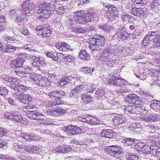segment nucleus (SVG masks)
I'll list each match as a JSON object with an SVG mask.
<instances>
[{"instance_id": "obj_1", "label": "nucleus", "mask_w": 160, "mask_h": 160, "mask_svg": "<svg viewBox=\"0 0 160 160\" xmlns=\"http://www.w3.org/2000/svg\"><path fill=\"white\" fill-rule=\"evenodd\" d=\"M24 62V60L22 58H18L12 60L10 63V66L11 68L16 69L14 70V72L16 74L21 77H24L32 71L30 66H22Z\"/></svg>"}, {"instance_id": "obj_2", "label": "nucleus", "mask_w": 160, "mask_h": 160, "mask_svg": "<svg viewBox=\"0 0 160 160\" xmlns=\"http://www.w3.org/2000/svg\"><path fill=\"white\" fill-rule=\"evenodd\" d=\"M49 97L53 99V101L48 102V106L52 107L56 105H62L64 101L62 98L65 96V92L62 91L53 90L48 92Z\"/></svg>"}, {"instance_id": "obj_3", "label": "nucleus", "mask_w": 160, "mask_h": 160, "mask_svg": "<svg viewBox=\"0 0 160 160\" xmlns=\"http://www.w3.org/2000/svg\"><path fill=\"white\" fill-rule=\"evenodd\" d=\"M105 42V40L103 37L94 35L89 46L90 50L92 52H97L103 46Z\"/></svg>"}, {"instance_id": "obj_4", "label": "nucleus", "mask_w": 160, "mask_h": 160, "mask_svg": "<svg viewBox=\"0 0 160 160\" xmlns=\"http://www.w3.org/2000/svg\"><path fill=\"white\" fill-rule=\"evenodd\" d=\"M47 2H44L40 4L38 11V19L41 21H45L47 18L50 17V14H48V10L47 9Z\"/></svg>"}, {"instance_id": "obj_5", "label": "nucleus", "mask_w": 160, "mask_h": 160, "mask_svg": "<svg viewBox=\"0 0 160 160\" xmlns=\"http://www.w3.org/2000/svg\"><path fill=\"white\" fill-rule=\"evenodd\" d=\"M105 150L110 156L119 158L123 150L121 147L118 145H112L105 148Z\"/></svg>"}, {"instance_id": "obj_6", "label": "nucleus", "mask_w": 160, "mask_h": 160, "mask_svg": "<svg viewBox=\"0 0 160 160\" xmlns=\"http://www.w3.org/2000/svg\"><path fill=\"white\" fill-rule=\"evenodd\" d=\"M63 130L64 132L70 136L79 134L82 131L79 127L74 125L65 127Z\"/></svg>"}, {"instance_id": "obj_7", "label": "nucleus", "mask_w": 160, "mask_h": 160, "mask_svg": "<svg viewBox=\"0 0 160 160\" xmlns=\"http://www.w3.org/2000/svg\"><path fill=\"white\" fill-rule=\"evenodd\" d=\"M142 121L148 123L157 121L160 119V115L156 114H150L141 115L140 117Z\"/></svg>"}, {"instance_id": "obj_8", "label": "nucleus", "mask_w": 160, "mask_h": 160, "mask_svg": "<svg viewBox=\"0 0 160 160\" xmlns=\"http://www.w3.org/2000/svg\"><path fill=\"white\" fill-rule=\"evenodd\" d=\"M126 81L122 78H119L114 76H111L107 80V82L114 86L123 87L126 83Z\"/></svg>"}, {"instance_id": "obj_9", "label": "nucleus", "mask_w": 160, "mask_h": 160, "mask_svg": "<svg viewBox=\"0 0 160 160\" xmlns=\"http://www.w3.org/2000/svg\"><path fill=\"white\" fill-rule=\"evenodd\" d=\"M118 50L114 46H110L105 48L103 51L102 56L105 58L109 59L112 56L114 57L115 53L118 52Z\"/></svg>"}, {"instance_id": "obj_10", "label": "nucleus", "mask_w": 160, "mask_h": 160, "mask_svg": "<svg viewBox=\"0 0 160 160\" xmlns=\"http://www.w3.org/2000/svg\"><path fill=\"white\" fill-rule=\"evenodd\" d=\"M51 33L50 27L48 25H43L42 27L41 28H39V30L38 31V34L41 35L43 38L49 37Z\"/></svg>"}, {"instance_id": "obj_11", "label": "nucleus", "mask_w": 160, "mask_h": 160, "mask_svg": "<svg viewBox=\"0 0 160 160\" xmlns=\"http://www.w3.org/2000/svg\"><path fill=\"white\" fill-rule=\"evenodd\" d=\"M17 98L19 101L25 104L31 102L32 99V96L29 94L18 95L17 96Z\"/></svg>"}, {"instance_id": "obj_12", "label": "nucleus", "mask_w": 160, "mask_h": 160, "mask_svg": "<svg viewBox=\"0 0 160 160\" xmlns=\"http://www.w3.org/2000/svg\"><path fill=\"white\" fill-rule=\"evenodd\" d=\"M130 34L127 32L126 29L122 27L119 28L117 33V36L119 39L125 40L129 37Z\"/></svg>"}, {"instance_id": "obj_13", "label": "nucleus", "mask_w": 160, "mask_h": 160, "mask_svg": "<svg viewBox=\"0 0 160 160\" xmlns=\"http://www.w3.org/2000/svg\"><path fill=\"white\" fill-rule=\"evenodd\" d=\"M36 83L42 87L48 86L50 84L49 80L47 78L40 75L36 80Z\"/></svg>"}, {"instance_id": "obj_14", "label": "nucleus", "mask_w": 160, "mask_h": 160, "mask_svg": "<svg viewBox=\"0 0 160 160\" xmlns=\"http://www.w3.org/2000/svg\"><path fill=\"white\" fill-rule=\"evenodd\" d=\"M22 12L25 13H28L30 11H31L34 8L33 4L31 2L30 0H26L22 4Z\"/></svg>"}, {"instance_id": "obj_15", "label": "nucleus", "mask_w": 160, "mask_h": 160, "mask_svg": "<svg viewBox=\"0 0 160 160\" xmlns=\"http://www.w3.org/2000/svg\"><path fill=\"white\" fill-rule=\"evenodd\" d=\"M8 118L15 122H19L22 120L21 114L17 112H14L8 114Z\"/></svg>"}, {"instance_id": "obj_16", "label": "nucleus", "mask_w": 160, "mask_h": 160, "mask_svg": "<svg viewBox=\"0 0 160 160\" xmlns=\"http://www.w3.org/2000/svg\"><path fill=\"white\" fill-rule=\"evenodd\" d=\"M131 12L132 14L139 18H142L146 15V11L143 8H137L135 7L132 8Z\"/></svg>"}, {"instance_id": "obj_17", "label": "nucleus", "mask_w": 160, "mask_h": 160, "mask_svg": "<svg viewBox=\"0 0 160 160\" xmlns=\"http://www.w3.org/2000/svg\"><path fill=\"white\" fill-rule=\"evenodd\" d=\"M96 13L95 11H91L83 14L82 23L85 24L91 21V19L94 17Z\"/></svg>"}, {"instance_id": "obj_18", "label": "nucleus", "mask_w": 160, "mask_h": 160, "mask_svg": "<svg viewBox=\"0 0 160 160\" xmlns=\"http://www.w3.org/2000/svg\"><path fill=\"white\" fill-rule=\"evenodd\" d=\"M27 115L30 119L39 120L42 118V115L36 110H30L26 112Z\"/></svg>"}, {"instance_id": "obj_19", "label": "nucleus", "mask_w": 160, "mask_h": 160, "mask_svg": "<svg viewBox=\"0 0 160 160\" xmlns=\"http://www.w3.org/2000/svg\"><path fill=\"white\" fill-rule=\"evenodd\" d=\"M127 120L122 115L115 114L113 119V123L115 125L125 123Z\"/></svg>"}, {"instance_id": "obj_20", "label": "nucleus", "mask_w": 160, "mask_h": 160, "mask_svg": "<svg viewBox=\"0 0 160 160\" xmlns=\"http://www.w3.org/2000/svg\"><path fill=\"white\" fill-rule=\"evenodd\" d=\"M138 142V139L132 138L125 137L122 140V143L126 146H132Z\"/></svg>"}, {"instance_id": "obj_21", "label": "nucleus", "mask_w": 160, "mask_h": 160, "mask_svg": "<svg viewBox=\"0 0 160 160\" xmlns=\"http://www.w3.org/2000/svg\"><path fill=\"white\" fill-rule=\"evenodd\" d=\"M138 97L136 94H129L126 98V101L130 105L134 104Z\"/></svg>"}, {"instance_id": "obj_22", "label": "nucleus", "mask_w": 160, "mask_h": 160, "mask_svg": "<svg viewBox=\"0 0 160 160\" xmlns=\"http://www.w3.org/2000/svg\"><path fill=\"white\" fill-rule=\"evenodd\" d=\"M72 149V148L70 146L67 145H63L60 146L59 147L56 148V150L58 152L65 153L70 152Z\"/></svg>"}, {"instance_id": "obj_23", "label": "nucleus", "mask_w": 160, "mask_h": 160, "mask_svg": "<svg viewBox=\"0 0 160 160\" xmlns=\"http://www.w3.org/2000/svg\"><path fill=\"white\" fill-rule=\"evenodd\" d=\"M113 132L110 129H103L100 133L101 136L106 138H111L112 137Z\"/></svg>"}, {"instance_id": "obj_24", "label": "nucleus", "mask_w": 160, "mask_h": 160, "mask_svg": "<svg viewBox=\"0 0 160 160\" xmlns=\"http://www.w3.org/2000/svg\"><path fill=\"white\" fill-rule=\"evenodd\" d=\"M83 103L85 104L90 103L92 101V98L90 94L88 93H84L81 95Z\"/></svg>"}, {"instance_id": "obj_25", "label": "nucleus", "mask_w": 160, "mask_h": 160, "mask_svg": "<svg viewBox=\"0 0 160 160\" xmlns=\"http://www.w3.org/2000/svg\"><path fill=\"white\" fill-rule=\"evenodd\" d=\"M150 107L155 111L159 110L160 101L154 99L151 101Z\"/></svg>"}, {"instance_id": "obj_26", "label": "nucleus", "mask_w": 160, "mask_h": 160, "mask_svg": "<svg viewBox=\"0 0 160 160\" xmlns=\"http://www.w3.org/2000/svg\"><path fill=\"white\" fill-rule=\"evenodd\" d=\"M98 102H99L100 103L101 102V103L100 104L99 107H102L104 109H110L112 107L111 103L107 101H102V100L100 99H98Z\"/></svg>"}, {"instance_id": "obj_27", "label": "nucleus", "mask_w": 160, "mask_h": 160, "mask_svg": "<svg viewBox=\"0 0 160 160\" xmlns=\"http://www.w3.org/2000/svg\"><path fill=\"white\" fill-rule=\"evenodd\" d=\"M79 56V58L82 60H88L90 58L89 54L83 49H81L80 51Z\"/></svg>"}, {"instance_id": "obj_28", "label": "nucleus", "mask_w": 160, "mask_h": 160, "mask_svg": "<svg viewBox=\"0 0 160 160\" xmlns=\"http://www.w3.org/2000/svg\"><path fill=\"white\" fill-rule=\"evenodd\" d=\"M83 14H82L80 11L76 12L74 14V18L75 20L80 23H82Z\"/></svg>"}, {"instance_id": "obj_29", "label": "nucleus", "mask_w": 160, "mask_h": 160, "mask_svg": "<svg viewBox=\"0 0 160 160\" xmlns=\"http://www.w3.org/2000/svg\"><path fill=\"white\" fill-rule=\"evenodd\" d=\"M54 1L51 2H50L48 3L47 4V9L48 10V14H50V16L54 13L55 8H54Z\"/></svg>"}, {"instance_id": "obj_30", "label": "nucleus", "mask_w": 160, "mask_h": 160, "mask_svg": "<svg viewBox=\"0 0 160 160\" xmlns=\"http://www.w3.org/2000/svg\"><path fill=\"white\" fill-rule=\"evenodd\" d=\"M71 77L70 76L63 77L62 79L58 81V84L61 86H62L67 84L70 80Z\"/></svg>"}, {"instance_id": "obj_31", "label": "nucleus", "mask_w": 160, "mask_h": 160, "mask_svg": "<svg viewBox=\"0 0 160 160\" xmlns=\"http://www.w3.org/2000/svg\"><path fill=\"white\" fill-rule=\"evenodd\" d=\"M106 62V64L108 66H112L114 64L118 63L119 60L118 57L112 56L111 58Z\"/></svg>"}, {"instance_id": "obj_32", "label": "nucleus", "mask_w": 160, "mask_h": 160, "mask_svg": "<svg viewBox=\"0 0 160 160\" xmlns=\"http://www.w3.org/2000/svg\"><path fill=\"white\" fill-rule=\"evenodd\" d=\"M151 6L152 10L158 8L160 10V0H154L151 2Z\"/></svg>"}, {"instance_id": "obj_33", "label": "nucleus", "mask_w": 160, "mask_h": 160, "mask_svg": "<svg viewBox=\"0 0 160 160\" xmlns=\"http://www.w3.org/2000/svg\"><path fill=\"white\" fill-rule=\"evenodd\" d=\"M126 157L127 160H138V155L134 154L127 152Z\"/></svg>"}, {"instance_id": "obj_34", "label": "nucleus", "mask_w": 160, "mask_h": 160, "mask_svg": "<svg viewBox=\"0 0 160 160\" xmlns=\"http://www.w3.org/2000/svg\"><path fill=\"white\" fill-rule=\"evenodd\" d=\"M88 123L92 125H97L99 123V121L95 117L89 116L88 118Z\"/></svg>"}, {"instance_id": "obj_35", "label": "nucleus", "mask_w": 160, "mask_h": 160, "mask_svg": "<svg viewBox=\"0 0 160 160\" xmlns=\"http://www.w3.org/2000/svg\"><path fill=\"white\" fill-rule=\"evenodd\" d=\"M134 107L133 105L127 106L124 108V112L127 114L133 113H134Z\"/></svg>"}, {"instance_id": "obj_36", "label": "nucleus", "mask_w": 160, "mask_h": 160, "mask_svg": "<svg viewBox=\"0 0 160 160\" xmlns=\"http://www.w3.org/2000/svg\"><path fill=\"white\" fill-rule=\"evenodd\" d=\"M152 41H153L152 40V38H151L150 37H149L146 35L142 40V44H143L145 46H147L148 44H150Z\"/></svg>"}, {"instance_id": "obj_37", "label": "nucleus", "mask_w": 160, "mask_h": 160, "mask_svg": "<svg viewBox=\"0 0 160 160\" xmlns=\"http://www.w3.org/2000/svg\"><path fill=\"white\" fill-rule=\"evenodd\" d=\"M150 148L151 147L145 145L143 148H142L141 150H140L139 153L141 154L149 153Z\"/></svg>"}, {"instance_id": "obj_38", "label": "nucleus", "mask_w": 160, "mask_h": 160, "mask_svg": "<svg viewBox=\"0 0 160 160\" xmlns=\"http://www.w3.org/2000/svg\"><path fill=\"white\" fill-rule=\"evenodd\" d=\"M55 8L57 13L59 14H62L65 12L66 8L63 6L57 7L56 6Z\"/></svg>"}, {"instance_id": "obj_39", "label": "nucleus", "mask_w": 160, "mask_h": 160, "mask_svg": "<svg viewBox=\"0 0 160 160\" xmlns=\"http://www.w3.org/2000/svg\"><path fill=\"white\" fill-rule=\"evenodd\" d=\"M5 18L3 16L0 15V32L6 30V28L2 25L5 23Z\"/></svg>"}, {"instance_id": "obj_40", "label": "nucleus", "mask_w": 160, "mask_h": 160, "mask_svg": "<svg viewBox=\"0 0 160 160\" xmlns=\"http://www.w3.org/2000/svg\"><path fill=\"white\" fill-rule=\"evenodd\" d=\"M34 43H29L26 45H24V48L28 51L34 50L35 49V47Z\"/></svg>"}, {"instance_id": "obj_41", "label": "nucleus", "mask_w": 160, "mask_h": 160, "mask_svg": "<svg viewBox=\"0 0 160 160\" xmlns=\"http://www.w3.org/2000/svg\"><path fill=\"white\" fill-rule=\"evenodd\" d=\"M99 28L100 29L106 32L110 31L112 29L111 26L107 24L101 25L99 26Z\"/></svg>"}, {"instance_id": "obj_42", "label": "nucleus", "mask_w": 160, "mask_h": 160, "mask_svg": "<svg viewBox=\"0 0 160 160\" xmlns=\"http://www.w3.org/2000/svg\"><path fill=\"white\" fill-rule=\"evenodd\" d=\"M93 70V68L87 67H83L81 69L82 72L86 74L91 73L92 72Z\"/></svg>"}, {"instance_id": "obj_43", "label": "nucleus", "mask_w": 160, "mask_h": 160, "mask_svg": "<svg viewBox=\"0 0 160 160\" xmlns=\"http://www.w3.org/2000/svg\"><path fill=\"white\" fill-rule=\"evenodd\" d=\"M17 48L16 47L13 46L11 45H9L5 46L4 49L5 50H4V52H13Z\"/></svg>"}, {"instance_id": "obj_44", "label": "nucleus", "mask_w": 160, "mask_h": 160, "mask_svg": "<svg viewBox=\"0 0 160 160\" xmlns=\"http://www.w3.org/2000/svg\"><path fill=\"white\" fill-rule=\"evenodd\" d=\"M27 88L26 87L21 84H17V92H23L27 90Z\"/></svg>"}, {"instance_id": "obj_45", "label": "nucleus", "mask_w": 160, "mask_h": 160, "mask_svg": "<svg viewBox=\"0 0 160 160\" xmlns=\"http://www.w3.org/2000/svg\"><path fill=\"white\" fill-rule=\"evenodd\" d=\"M72 30L73 32L78 33H84L85 32L84 28L79 26L72 28Z\"/></svg>"}, {"instance_id": "obj_46", "label": "nucleus", "mask_w": 160, "mask_h": 160, "mask_svg": "<svg viewBox=\"0 0 160 160\" xmlns=\"http://www.w3.org/2000/svg\"><path fill=\"white\" fill-rule=\"evenodd\" d=\"M157 33L158 32L157 31L151 32L147 35L149 37H150V38H152V40H153L154 39V41H152L153 42V44H154V40L157 41V40H156V37H155V36L157 37V36L158 35L157 34Z\"/></svg>"}, {"instance_id": "obj_47", "label": "nucleus", "mask_w": 160, "mask_h": 160, "mask_svg": "<svg viewBox=\"0 0 160 160\" xmlns=\"http://www.w3.org/2000/svg\"><path fill=\"white\" fill-rule=\"evenodd\" d=\"M148 131L150 133H154L157 130L156 127L152 125H149L146 126Z\"/></svg>"}, {"instance_id": "obj_48", "label": "nucleus", "mask_w": 160, "mask_h": 160, "mask_svg": "<svg viewBox=\"0 0 160 160\" xmlns=\"http://www.w3.org/2000/svg\"><path fill=\"white\" fill-rule=\"evenodd\" d=\"M61 51H67L68 50L71 49L69 45L65 42H61Z\"/></svg>"}, {"instance_id": "obj_49", "label": "nucleus", "mask_w": 160, "mask_h": 160, "mask_svg": "<svg viewBox=\"0 0 160 160\" xmlns=\"http://www.w3.org/2000/svg\"><path fill=\"white\" fill-rule=\"evenodd\" d=\"M134 109V113L139 114L143 112V109H142V106H137L133 107Z\"/></svg>"}, {"instance_id": "obj_50", "label": "nucleus", "mask_w": 160, "mask_h": 160, "mask_svg": "<svg viewBox=\"0 0 160 160\" xmlns=\"http://www.w3.org/2000/svg\"><path fill=\"white\" fill-rule=\"evenodd\" d=\"M56 109L57 116L58 115L62 116L66 112L65 110L59 107L56 108Z\"/></svg>"}, {"instance_id": "obj_51", "label": "nucleus", "mask_w": 160, "mask_h": 160, "mask_svg": "<svg viewBox=\"0 0 160 160\" xmlns=\"http://www.w3.org/2000/svg\"><path fill=\"white\" fill-rule=\"evenodd\" d=\"M31 152L32 153H37L38 152L41 151V149L38 146H36L31 145Z\"/></svg>"}, {"instance_id": "obj_52", "label": "nucleus", "mask_w": 160, "mask_h": 160, "mask_svg": "<svg viewBox=\"0 0 160 160\" xmlns=\"http://www.w3.org/2000/svg\"><path fill=\"white\" fill-rule=\"evenodd\" d=\"M47 113L48 115L52 116H57L56 108H52V109L48 110L47 111Z\"/></svg>"}, {"instance_id": "obj_53", "label": "nucleus", "mask_w": 160, "mask_h": 160, "mask_svg": "<svg viewBox=\"0 0 160 160\" xmlns=\"http://www.w3.org/2000/svg\"><path fill=\"white\" fill-rule=\"evenodd\" d=\"M156 40L157 41L154 40V46L157 48L160 47V34L158 35L156 37Z\"/></svg>"}, {"instance_id": "obj_54", "label": "nucleus", "mask_w": 160, "mask_h": 160, "mask_svg": "<svg viewBox=\"0 0 160 160\" xmlns=\"http://www.w3.org/2000/svg\"><path fill=\"white\" fill-rule=\"evenodd\" d=\"M142 103L143 102L142 101L141 98L138 97V98H137V99L136 100V101H135V104H133V107L137 106H142Z\"/></svg>"}, {"instance_id": "obj_55", "label": "nucleus", "mask_w": 160, "mask_h": 160, "mask_svg": "<svg viewBox=\"0 0 160 160\" xmlns=\"http://www.w3.org/2000/svg\"><path fill=\"white\" fill-rule=\"evenodd\" d=\"M8 91L6 87H1L0 88V94L6 95L8 94Z\"/></svg>"}, {"instance_id": "obj_56", "label": "nucleus", "mask_w": 160, "mask_h": 160, "mask_svg": "<svg viewBox=\"0 0 160 160\" xmlns=\"http://www.w3.org/2000/svg\"><path fill=\"white\" fill-rule=\"evenodd\" d=\"M95 89L96 88L94 85H88L87 87V93L93 92L95 90Z\"/></svg>"}, {"instance_id": "obj_57", "label": "nucleus", "mask_w": 160, "mask_h": 160, "mask_svg": "<svg viewBox=\"0 0 160 160\" xmlns=\"http://www.w3.org/2000/svg\"><path fill=\"white\" fill-rule=\"evenodd\" d=\"M80 95V93H78L75 90L73 89L72 90L70 93V96L71 97H73L75 98H77L78 96Z\"/></svg>"}, {"instance_id": "obj_58", "label": "nucleus", "mask_w": 160, "mask_h": 160, "mask_svg": "<svg viewBox=\"0 0 160 160\" xmlns=\"http://www.w3.org/2000/svg\"><path fill=\"white\" fill-rule=\"evenodd\" d=\"M158 147L156 146H151L150 150L149 153H151L152 155L155 156L157 152Z\"/></svg>"}, {"instance_id": "obj_59", "label": "nucleus", "mask_w": 160, "mask_h": 160, "mask_svg": "<svg viewBox=\"0 0 160 160\" xmlns=\"http://www.w3.org/2000/svg\"><path fill=\"white\" fill-rule=\"evenodd\" d=\"M122 19L124 21H128L129 22V19L132 18L133 17L128 14L123 15L121 16Z\"/></svg>"}, {"instance_id": "obj_60", "label": "nucleus", "mask_w": 160, "mask_h": 160, "mask_svg": "<svg viewBox=\"0 0 160 160\" xmlns=\"http://www.w3.org/2000/svg\"><path fill=\"white\" fill-rule=\"evenodd\" d=\"M128 89L126 87L122 88L120 89H118L116 90V92L117 93H125L128 92Z\"/></svg>"}, {"instance_id": "obj_61", "label": "nucleus", "mask_w": 160, "mask_h": 160, "mask_svg": "<svg viewBox=\"0 0 160 160\" xmlns=\"http://www.w3.org/2000/svg\"><path fill=\"white\" fill-rule=\"evenodd\" d=\"M18 10L16 9L11 10L9 13V16L11 18H16Z\"/></svg>"}, {"instance_id": "obj_62", "label": "nucleus", "mask_w": 160, "mask_h": 160, "mask_svg": "<svg viewBox=\"0 0 160 160\" xmlns=\"http://www.w3.org/2000/svg\"><path fill=\"white\" fill-rule=\"evenodd\" d=\"M104 91L102 89L98 88L95 94L96 96H99L100 97L104 95Z\"/></svg>"}, {"instance_id": "obj_63", "label": "nucleus", "mask_w": 160, "mask_h": 160, "mask_svg": "<svg viewBox=\"0 0 160 160\" xmlns=\"http://www.w3.org/2000/svg\"><path fill=\"white\" fill-rule=\"evenodd\" d=\"M83 88V86L82 85H80L75 86L74 89L78 93L80 94V92L82 91Z\"/></svg>"}, {"instance_id": "obj_64", "label": "nucleus", "mask_w": 160, "mask_h": 160, "mask_svg": "<svg viewBox=\"0 0 160 160\" xmlns=\"http://www.w3.org/2000/svg\"><path fill=\"white\" fill-rule=\"evenodd\" d=\"M46 56L48 58H51L53 60L56 61L58 59V57H56L50 52L46 54Z\"/></svg>"}]
</instances>
